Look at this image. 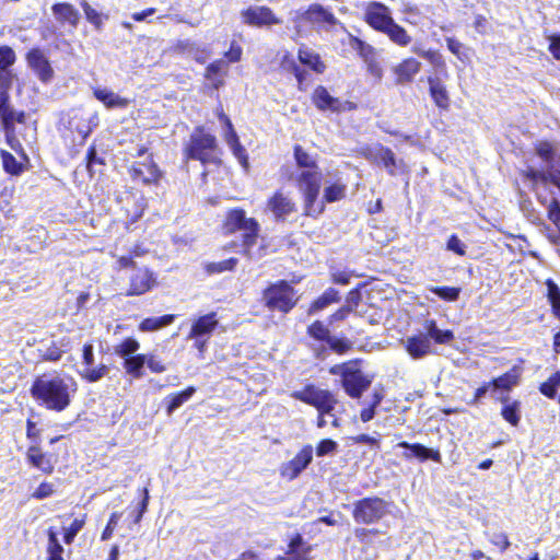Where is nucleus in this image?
I'll return each instance as SVG.
<instances>
[{
  "label": "nucleus",
  "mask_w": 560,
  "mask_h": 560,
  "mask_svg": "<svg viewBox=\"0 0 560 560\" xmlns=\"http://www.w3.org/2000/svg\"><path fill=\"white\" fill-rule=\"evenodd\" d=\"M78 390L77 381L68 374L56 371L36 375L30 386L32 399L48 411L62 412L68 409Z\"/></svg>",
  "instance_id": "obj_1"
},
{
  "label": "nucleus",
  "mask_w": 560,
  "mask_h": 560,
  "mask_svg": "<svg viewBox=\"0 0 560 560\" xmlns=\"http://www.w3.org/2000/svg\"><path fill=\"white\" fill-rule=\"evenodd\" d=\"M363 21L399 47H407L411 43L407 30L393 19L389 8L383 2H369L364 9Z\"/></svg>",
  "instance_id": "obj_2"
},
{
  "label": "nucleus",
  "mask_w": 560,
  "mask_h": 560,
  "mask_svg": "<svg viewBox=\"0 0 560 560\" xmlns=\"http://www.w3.org/2000/svg\"><path fill=\"white\" fill-rule=\"evenodd\" d=\"M221 230L225 235L242 232V254L252 257V249L256 245L260 233V224L256 218L247 217L241 207L228 209L221 223Z\"/></svg>",
  "instance_id": "obj_3"
},
{
  "label": "nucleus",
  "mask_w": 560,
  "mask_h": 560,
  "mask_svg": "<svg viewBox=\"0 0 560 560\" xmlns=\"http://www.w3.org/2000/svg\"><path fill=\"white\" fill-rule=\"evenodd\" d=\"M363 360L360 358L351 359L329 368L331 375L340 377V384L346 393L352 399H360L370 388L373 377L362 370Z\"/></svg>",
  "instance_id": "obj_4"
},
{
  "label": "nucleus",
  "mask_w": 560,
  "mask_h": 560,
  "mask_svg": "<svg viewBox=\"0 0 560 560\" xmlns=\"http://www.w3.org/2000/svg\"><path fill=\"white\" fill-rule=\"evenodd\" d=\"M186 160L199 161L202 165H221L222 153L217 137L206 130L203 126H197L190 135L183 150Z\"/></svg>",
  "instance_id": "obj_5"
},
{
  "label": "nucleus",
  "mask_w": 560,
  "mask_h": 560,
  "mask_svg": "<svg viewBox=\"0 0 560 560\" xmlns=\"http://www.w3.org/2000/svg\"><path fill=\"white\" fill-rule=\"evenodd\" d=\"M260 300L268 312L287 315L296 307L300 296L292 283L280 279L262 289Z\"/></svg>",
  "instance_id": "obj_6"
},
{
  "label": "nucleus",
  "mask_w": 560,
  "mask_h": 560,
  "mask_svg": "<svg viewBox=\"0 0 560 560\" xmlns=\"http://www.w3.org/2000/svg\"><path fill=\"white\" fill-rule=\"evenodd\" d=\"M290 396L317 410L316 425L318 428L326 427L325 417L330 416L339 402L337 396L331 390L319 388L313 383L304 385L299 390H293Z\"/></svg>",
  "instance_id": "obj_7"
},
{
  "label": "nucleus",
  "mask_w": 560,
  "mask_h": 560,
  "mask_svg": "<svg viewBox=\"0 0 560 560\" xmlns=\"http://www.w3.org/2000/svg\"><path fill=\"white\" fill-rule=\"evenodd\" d=\"M320 168L304 170L295 176V184L302 194L303 215L306 218L318 219L324 213L322 203L317 199L322 187Z\"/></svg>",
  "instance_id": "obj_8"
},
{
  "label": "nucleus",
  "mask_w": 560,
  "mask_h": 560,
  "mask_svg": "<svg viewBox=\"0 0 560 560\" xmlns=\"http://www.w3.org/2000/svg\"><path fill=\"white\" fill-rule=\"evenodd\" d=\"M389 513V503L377 495L365 497L353 503L352 517L355 523L371 525L378 523Z\"/></svg>",
  "instance_id": "obj_9"
},
{
  "label": "nucleus",
  "mask_w": 560,
  "mask_h": 560,
  "mask_svg": "<svg viewBox=\"0 0 560 560\" xmlns=\"http://www.w3.org/2000/svg\"><path fill=\"white\" fill-rule=\"evenodd\" d=\"M306 336L319 345H326L337 355H343L353 349V342L347 337H335L326 323L313 320L306 327Z\"/></svg>",
  "instance_id": "obj_10"
},
{
  "label": "nucleus",
  "mask_w": 560,
  "mask_h": 560,
  "mask_svg": "<svg viewBox=\"0 0 560 560\" xmlns=\"http://www.w3.org/2000/svg\"><path fill=\"white\" fill-rule=\"evenodd\" d=\"M218 327L217 312H209L192 320L187 338L194 341V348L197 349L200 357H203L208 343Z\"/></svg>",
  "instance_id": "obj_11"
},
{
  "label": "nucleus",
  "mask_w": 560,
  "mask_h": 560,
  "mask_svg": "<svg viewBox=\"0 0 560 560\" xmlns=\"http://www.w3.org/2000/svg\"><path fill=\"white\" fill-rule=\"evenodd\" d=\"M0 120L2 125V129L5 133L7 143L19 154L23 156V159L28 162V158L23 150L22 144L18 140L15 136V122L25 124L26 121V113L24 110L15 112L10 102L4 104V108L0 109Z\"/></svg>",
  "instance_id": "obj_12"
},
{
  "label": "nucleus",
  "mask_w": 560,
  "mask_h": 560,
  "mask_svg": "<svg viewBox=\"0 0 560 560\" xmlns=\"http://www.w3.org/2000/svg\"><path fill=\"white\" fill-rule=\"evenodd\" d=\"M130 178L143 186H159L164 176L163 171L149 153L144 161H136L128 167Z\"/></svg>",
  "instance_id": "obj_13"
},
{
  "label": "nucleus",
  "mask_w": 560,
  "mask_h": 560,
  "mask_svg": "<svg viewBox=\"0 0 560 560\" xmlns=\"http://www.w3.org/2000/svg\"><path fill=\"white\" fill-rule=\"evenodd\" d=\"M265 211L271 213L276 222H284L298 211L296 202L282 189H276L265 202Z\"/></svg>",
  "instance_id": "obj_14"
},
{
  "label": "nucleus",
  "mask_w": 560,
  "mask_h": 560,
  "mask_svg": "<svg viewBox=\"0 0 560 560\" xmlns=\"http://www.w3.org/2000/svg\"><path fill=\"white\" fill-rule=\"evenodd\" d=\"M24 457L31 468L40 471L45 476L52 475L58 463L57 455L45 452L38 443L30 444Z\"/></svg>",
  "instance_id": "obj_15"
},
{
  "label": "nucleus",
  "mask_w": 560,
  "mask_h": 560,
  "mask_svg": "<svg viewBox=\"0 0 560 560\" xmlns=\"http://www.w3.org/2000/svg\"><path fill=\"white\" fill-rule=\"evenodd\" d=\"M241 16L244 24L254 27H270L280 25L283 22L282 19L267 5L248 7L242 10Z\"/></svg>",
  "instance_id": "obj_16"
},
{
  "label": "nucleus",
  "mask_w": 560,
  "mask_h": 560,
  "mask_svg": "<svg viewBox=\"0 0 560 560\" xmlns=\"http://www.w3.org/2000/svg\"><path fill=\"white\" fill-rule=\"evenodd\" d=\"M313 460V446L304 445L295 456L284 463L280 468V475L287 480H294Z\"/></svg>",
  "instance_id": "obj_17"
},
{
  "label": "nucleus",
  "mask_w": 560,
  "mask_h": 560,
  "mask_svg": "<svg viewBox=\"0 0 560 560\" xmlns=\"http://www.w3.org/2000/svg\"><path fill=\"white\" fill-rule=\"evenodd\" d=\"M82 362H83L84 369L79 374L84 381H86L89 383L98 382L108 373L107 365H105L103 363L93 368V364L95 362V357H94V346L92 342H86L83 345Z\"/></svg>",
  "instance_id": "obj_18"
},
{
  "label": "nucleus",
  "mask_w": 560,
  "mask_h": 560,
  "mask_svg": "<svg viewBox=\"0 0 560 560\" xmlns=\"http://www.w3.org/2000/svg\"><path fill=\"white\" fill-rule=\"evenodd\" d=\"M156 284L154 272L148 268H139L129 279L126 296H139L151 291Z\"/></svg>",
  "instance_id": "obj_19"
},
{
  "label": "nucleus",
  "mask_w": 560,
  "mask_h": 560,
  "mask_svg": "<svg viewBox=\"0 0 560 560\" xmlns=\"http://www.w3.org/2000/svg\"><path fill=\"white\" fill-rule=\"evenodd\" d=\"M302 18L318 27L332 28L338 24V19L334 12L319 3L310 4L303 12Z\"/></svg>",
  "instance_id": "obj_20"
},
{
  "label": "nucleus",
  "mask_w": 560,
  "mask_h": 560,
  "mask_svg": "<svg viewBox=\"0 0 560 560\" xmlns=\"http://www.w3.org/2000/svg\"><path fill=\"white\" fill-rule=\"evenodd\" d=\"M26 61L42 82L47 83L52 79L54 70L50 62L39 48L30 49L26 52Z\"/></svg>",
  "instance_id": "obj_21"
},
{
  "label": "nucleus",
  "mask_w": 560,
  "mask_h": 560,
  "mask_svg": "<svg viewBox=\"0 0 560 560\" xmlns=\"http://www.w3.org/2000/svg\"><path fill=\"white\" fill-rule=\"evenodd\" d=\"M312 545L307 544L301 533L293 534L288 544L284 556H278L275 560H311Z\"/></svg>",
  "instance_id": "obj_22"
},
{
  "label": "nucleus",
  "mask_w": 560,
  "mask_h": 560,
  "mask_svg": "<svg viewBox=\"0 0 560 560\" xmlns=\"http://www.w3.org/2000/svg\"><path fill=\"white\" fill-rule=\"evenodd\" d=\"M397 446L406 450L402 453V457L406 460L417 458L420 462H425L429 459L435 463L442 462V455L439 450L428 448L421 443H408L407 441H401L397 444Z\"/></svg>",
  "instance_id": "obj_23"
},
{
  "label": "nucleus",
  "mask_w": 560,
  "mask_h": 560,
  "mask_svg": "<svg viewBox=\"0 0 560 560\" xmlns=\"http://www.w3.org/2000/svg\"><path fill=\"white\" fill-rule=\"evenodd\" d=\"M429 95L434 106L441 112H448L451 108V96L445 83L438 77H428Z\"/></svg>",
  "instance_id": "obj_24"
},
{
  "label": "nucleus",
  "mask_w": 560,
  "mask_h": 560,
  "mask_svg": "<svg viewBox=\"0 0 560 560\" xmlns=\"http://www.w3.org/2000/svg\"><path fill=\"white\" fill-rule=\"evenodd\" d=\"M421 71V62L415 57L401 59L394 68L395 82L400 85L410 84Z\"/></svg>",
  "instance_id": "obj_25"
},
{
  "label": "nucleus",
  "mask_w": 560,
  "mask_h": 560,
  "mask_svg": "<svg viewBox=\"0 0 560 560\" xmlns=\"http://www.w3.org/2000/svg\"><path fill=\"white\" fill-rule=\"evenodd\" d=\"M51 12L56 22L61 26L68 25L71 28H77L81 20L79 10L70 2L54 3Z\"/></svg>",
  "instance_id": "obj_26"
},
{
  "label": "nucleus",
  "mask_w": 560,
  "mask_h": 560,
  "mask_svg": "<svg viewBox=\"0 0 560 560\" xmlns=\"http://www.w3.org/2000/svg\"><path fill=\"white\" fill-rule=\"evenodd\" d=\"M311 101L320 112L336 113L339 108V98L330 95L329 91L324 85H317L313 90Z\"/></svg>",
  "instance_id": "obj_27"
},
{
  "label": "nucleus",
  "mask_w": 560,
  "mask_h": 560,
  "mask_svg": "<svg viewBox=\"0 0 560 560\" xmlns=\"http://www.w3.org/2000/svg\"><path fill=\"white\" fill-rule=\"evenodd\" d=\"M72 349V341L70 337H61L58 340H52L49 346L42 352L40 358L45 362H58L65 353Z\"/></svg>",
  "instance_id": "obj_28"
},
{
  "label": "nucleus",
  "mask_w": 560,
  "mask_h": 560,
  "mask_svg": "<svg viewBox=\"0 0 560 560\" xmlns=\"http://www.w3.org/2000/svg\"><path fill=\"white\" fill-rule=\"evenodd\" d=\"M280 68L287 73H292L298 82L299 91H305L307 71L303 69L290 52H285L280 60Z\"/></svg>",
  "instance_id": "obj_29"
},
{
  "label": "nucleus",
  "mask_w": 560,
  "mask_h": 560,
  "mask_svg": "<svg viewBox=\"0 0 560 560\" xmlns=\"http://www.w3.org/2000/svg\"><path fill=\"white\" fill-rule=\"evenodd\" d=\"M298 60L300 63L307 67L311 71L317 74H323L327 69L326 63L322 60L320 55L305 47L304 45L298 49Z\"/></svg>",
  "instance_id": "obj_30"
},
{
  "label": "nucleus",
  "mask_w": 560,
  "mask_h": 560,
  "mask_svg": "<svg viewBox=\"0 0 560 560\" xmlns=\"http://www.w3.org/2000/svg\"><path fill=\"white\" fill-rule=\"evenodd\" d=\"M405 349L412 359H421L431 352V342L427 334L415 335L407 338Z\"/></svg>",
  "instance_id": "obj_31"
},
{
  "label": "nucleus",
  "mask_w": 560,
  "mask_h": 560,
  "mask_svg": "<svg viewBox=\"0 0 560 560\" xmlns=\"http://www.w3.org/2000/svg\"><path fill=\"white\" fill-rule=\"evenodd\" d=\"M340 301H341L340 292L337 289L329 287L319 296L314 299L308 304L307 314L313 315L315 313H318V312L327 308L328 306H330L332 304L339 303Z\"/></svg>",
  "instance_id": "obj_32"
},
{
  "label": "nucleus",
  "mask_w": 560,
  "mask_h": 560,
  "mask_svg": "<svg viewBox=\"0 0 560 560\" xmlns=\"http://www.w3.org/2000/svg\"><path fill=\"white\" fill-rule=\"evenodd\" d=\"M228 73V65L222 59L210 62L203 72V78L210 82L215 90L224 85V75Z\"/></svg>",
  "instance_id": "obj_33"
},
{
  "label": "nucleus",
  "mask_w": 560,
  "mask_h": 560,
  "mask_svg": "<svg viewBox=\"0 0 560 560\" xmlns=\"http://www.w3.org/2000/svg\"><path fill=\"white\" fill-rule=\"evenodd\" d=\"M197 392L195 386H188L183 390L171 393L163 399V406L167 416L173 415V412L187 402L194 394Z\"/></svg>",
  "instance_id": "obj_34"
},
{
  "label": "nucleus",
  "mask_w": 560,
  "mask_h": 560,
  "mask_svg": "<svg viewBox=\"0 0 560 560\" xmlns=\"http://www.w3.org/2000/svg\"><path fill=\"white\" fill-rule=\"evenodd\" d=\"M93 95L108 109L127 108L130 103L128 98L122 97L108 89H94Z\"/></svg>",
  "instance_id": "obj_35"
},
{
  "label": "nucleus",
  "mask_w": 560,
  "mask_h": 560,
  "mask_svg": "<svg viewBox=\"0 0 560 560\" xmlns=\"http://www.w3.org/2000/svg\"><path fill=\"white\" fill-rule=\"evenodd\" d=\"M520 378H521V368L517 365H514L505 373L488 381V384H492V387L494 389L510 392L514 386H516L518 384Z\"/></svg>",
  "instance_id": "obj_36"
},
{
  "label": "nucleus",
  "mask_w": 560,
  "mask_h": 560,
  "mask_svg": "<svg viewBox=\"0 0 560 560\" xmlns=\"http://www.w3.org/2000/svg\"><path fill=\"white\" fill-rule=\"evenodd\" d=\"M347 185L340 180H335L325 186L323 191V198L317 203H322L324 211L326 210V203H332L340 201L346 198Z\"/></svg>",
  "instance_id": "obj_37"
},
{
  "label": "nucleus",
  "mask_w": 560,
  "mask_h": 560,
  "mask_svg": "<svg viewBox=\"0 0 560 560\" xmlns=\"http://www.w3.org/2000/svg\"><path fill=\"white\" fill-rule=\"evenodd\" d=\"M411 51L419 57L429 61L436 70L442 72L444 77H447V66L444 57L439 50L428 49L424 50L420 46H412Z\"/></svg>",
  "instance_id": "obj_38"
},
{
  "label": "nucleus",
  "mask_w": 560,
  "mask_h": 560,
  "mask_svg": "<svg viewBox=\"0 0 560 560\" xmlns=\"http://www.w3.org/2000/svg\"><path fill=\"white\" fill-rule=\"evenodd\" d=\"M390 148L382 143L365 144L360 148L359 153L362 158L372 164L380 166L386 158L385 152H389Z\"/></svg>",
  "instance_id": "obj_39"
},
{
  "label": "nucleus",
  "mask_w": 560,
  "mask_h": 560,
  "mask_svg": "<svg viewBox=\"0 0 560 560\" xmlns=\"http://www.w3.org/2000/svg\"><path fill=\"white\" fill-rule=\"evenodd\" d=\"M175 314H165L159 317H147L139 323V330L142 332H151L170 326L175 320Z\"/></svg>",
  "instance_id": "obj_40"
},
{
  "label": "nucleus",
  "mask_w": 560,
  "mask_h": 560,
  "mask_svg": "<svg viewBox=\"0 0 560 560\" xmlns=\"http://www.w3.org/2000/svg\"><path fill=\"white\" fill-rule=\"evenodd\" d=\"M424 327L427 330V336L432 338L438 345H448L451 343L455 336L451 329L441 330L436 326L435 320L429 319L424 323Z\"/></svg>",
  "instance_id": "obj_41"
},
{
  "label": "nucleus",
  "mask_w": 560,
  "mask_h": 560,
  "mask_svg": "<svg viewBox=\"0 0 560 560\" xmlns=\"http://www.w3.org/2000/svg\"><path fill=\"white\" fill-rule=\"evenodd\" d=\"M79 120L77 116L72 117L68 121L67 132L63 133V138H71L72 143L83 144L90 136V128L82 129L79 127Z\"/></svg>",
  "instance_id": "obj_42"
},
{
  "label": "nucleus",
  "mask_w": 560,
  "mask_h": 560,
  "mask_svg": "<svg viewBox=\"0 0 560 560\" xmlns=\"http://www.w3.org/2000/svg\"><path fill=\"white\" fill-rule=\"evenodd\" d=\"M545 285L547 289L546 298L550 304L551 313L560 320V288L551 278L545 280Z\"/></svg>",
  "instance_id": "obj_43"
},
{
  "label": "nucleus",
  "mask_w": 560,
  "mask_h": 560,
  "mask_svg": "<svg viewBox=\"0 0 560 560\" xmlns=\"http://www.w3.org/2000/svg\"><path fill=\"white\" fill-rule=\"evenodd\" d=\"M144 359L145 353H139L135 354L128 358L124 359L122 366L127 374L132 376L133 378H141L144 374L143 366H144Z\"/></svg>",
  "instance_id": "obj_44"
},
{
  "label": "nucleus",
  "mask_w": 560,
  "mask_h": 560,
  "mask_svg": "<svg viewBox=\"0 0 560 560\" xmlns=\"http://www.w3.org/2000/svg\"><path fill=\"white\" fill-rule=\"evenodd\" d=\"M293 158L295 164L302 171L318 168L317 161L301 144L293 145Z\"/></svg>",
  "instance_id": "obj_45"
},
{
  "label": "nucleus",
  "mask_w": 560,
  "mask_h": 560,
  "mask_svg": "<svg viewBox=\"0 0 560 560\" xmlns=\"http://www.w3.org/2000/svg\"><path fill=\"white\" fill-rule=\"evenodd\" d=\"M0 158L2 168L7 174L11 176H20L25 171L23 163L19 162L11 152L1 149Z\"/></svg>",
  "instance_id": "obj_46"
},
{
  "label": "nucleus",
  "mask_w": 560,
  "mask_h": 560,
  "mask_svg": "<svg viewBox=\"0 0 560 560\" xmlns=\"http://www.w3.org/2000/svg\"><path fill=\"white\" fill-rule=\"evenodd\" d=\"M80 5L83 10L86 21L91 23L96 31H101L104 26V22L108 19V16L106 14L100 13L85 0H82Z\"/></svg>",
  "instance_id": "obj_47"
},
{
  "label": "nucleus",
  "mask_w": 560,
  "mask_h": 560,
  "mask_svg": "<svg viewBox=\"0 0 560 560\" xmlns=\"http://www.w3.org/2000/svg\"><path fill=\"white\" fill-rule=\"evenodd\" d=\"M88 522V514L83 513L75 517L70 525L63 530V541L67 545H71L79 532L85 526Z\"/></svg>",
  "instance_id": "obj_48"
},
{
  "label": "nucleus",
  "mask_w": 560,
  "mask_h": 560,
  "mask_svg": "<svg viewBox=\"0 0 560 560\" xmlns=\"http://www.w3.org/2000/svg\"><path fill=\"white\" fill-rule=\"evenodd\" d=\"M237 264L238 259L236 257H230L221 261L206 264L205 270L208 275H217L225 271H233Z\"/></svg>",
  "instance_id": "obj_49"
},
{
  "label": "nucleus",
  "mask_w": 560,
  "mask_h": 560,
  "mask_svg": "<svg viewBox=\"0 0 560 560\" xmlns=\"http://www.w3.org/2000/svg\"><path fill=\"white\" fill-rule=\"evenodd\" d=\"M13 82L11 70H0V109L4 108V104L10 102V89Z\"/></svg>",
  "instance_id": "obj_50"
},
{
  "label": "nucleus",
  "mask_w": 560,
  "mask_h": 560,
  "mask_svg": "<svg viewBox=\"0 0 560 560\" xmlns=\"http://www.w3.org/2000/svg\"><path fill=\"white\" fill-rule=\"evenodd\" d=\"M520 409L521 402L518 400H513L511 404L504 405L501 408V416L512 427H517L521 421Z\"/></svg>",
  "instance_id": "obj_51"
},
{
  "label": "nucleus",
  "mask_w": 560,
  "mask_h": 560,
  "mask_svg": "<svg viewBox=\"0 0 560 560\" xmlns=\"http://www.w3.org/2000/svg\"><path fill=\"white\" fill-rule=\"evenodd\" d=\"M350 45L363 61L376 56V49L357 36H350Z\"/></svg>",
  "instance_id": "obj_52"
},
{
  "label": "nucleus",
  "mask_w": 560,
  "mask_h": 560,
  "mask_svg": "<svg viewBox=\"0 0 560 560\" xmlns=\"http://www.w3.org/2000/svg\"><path fill=\"white\" fill-rule=\"evenodd\" d=\"M560 386V371H557L555 373H552L547 381L542 382L540 385H539V392L552 399L556 397L557 395V389L558 387Z\"/></svg>",
  "instance_id": "obj_53"
},
{
  "label": "nucleus",
  "mask_w": 560,
  "mask_h": 560,
  "mask_svg": "<svg viewBox=\"0 0 560 560\" xmlns=\"http://www.w3.org/2000/svg\"><path fill=\"white\" fill-rule=\"evenodd\" d=\"M139 348L140 343L137 339L133 337H127L115 347V353L125 359L136 353Z\"/></svg>",
  "instance_id": "obj_54"
},
{
  "label": "nucleus",
  "mask_w": 560,
  "mask_h": 560,
  "mask_svg": "<svg viewBox=\"0 0 560 560\" xmlns=\"http://www.w3.org/2000/svg\"><path fill=\"white\" fill-rule=\"evenodd\" d=\"M385 153H386V158L380 166L385 167L388 175L395 176L397 174L396 170H401L402 172L406 171V164H405L404 160L397 159L392 149L389 150V152H385Z\"/></svg>",
  "instance_id": "obj_55"
},
{
  "label": "nucleus",
  "mask_w": 560,
  "mask_h": 560,
  "mask_svg": "<svg viewBox=\"0 0 560 560\" xmlns=\"http://www.w3.org/2000/svg\"><path fill=\"white\" fill-rule=\"evenodd\" d=\"M47 538H48V542H47V547H46L47 555L50 557L63 558L62 557L63 547L59 542L57 532L55 530L54 527H49L47 529Z\"/></svg>",
  "instance_id": "obj_56"
},
{
  "label": "nucleus",
  "mask_w": 560,
  "mask_h": 560,
  "mask_svg": "<svg viewBox=\"0 0 560 560\" xmlns=\"http://www.w3.org/2000/svg\"><path fill=\"white\" fill-rule=\"evenodd\" d=\"M430 291L445 302H455L460 294V288L458 287H432Z\"/></svg>",
  "instance_id": "obj_57"
},
{
  "label": "nucleus",
  "mask_w": 560,
  "mask_h": 560,
  "mask_svg": "<svg viewBox=\"0 0 560 560\" xmlns=\"http://www.w3.org/2000/svg\"><path fill=\"white\" fill-rule=\"evenodd\" d=\"M96 165L104 166L105 160L97 155L96 147L92 144L89 147L85 155V166L91 177L95 173Z\"/></svg>",
  "instance_id": "obj_58"
},
{
  "label": "nucleus",
  "mask_w": 560,
  "mask_h": 560,
  "mask_svg": "<svg viewBox=\"0 0 560 560\" xmlns=\"http://www.w3.org/2000/svg\"><path fill=\"white\" fill-rule=\"evenodd\" d=\"M536 154L545 162H552L555 159V149L551 142L540 140L535 143Z\"/></svg>",
  "instance_id": "obj_59"
},
{
  "label": "nucleus",
  "mask_w": 560,
  "mask_h": 560,
  "mask_svg": "<svg viewBox=\"0 0 560 560\" xmlns=\"http://www.w3.org/2000/svg\"><path fill=\"white\" fill-rule=\"evenodd\" d=\"M16 61V54L8 45L0 46V70H10Z\"/></svg>",
  "instance_id": "obj_60"
},
{
  "label": "nucleus",
  "mask_w": 560,
  "mask_h": 560,
  "mask_svg": "<svg viewBox=\"0 0 560 560\" xmlns=\"http://www.w3.org/2000/svg\"><path fill=\"white\" fill-rule=\"evenodd\" d=\"M121 515H122L121 512H113L109 515L107 524L105 525L104 529L101 533L102 541L109 540L113 537L114 532L118 525V522H119Z\"/></svg>",
  "instance_id": "obj_61"
},
{
  "label": "nucleus",
  "mask_w": 560,
  "mask_h": 560,
  "mask_svg": "<svg viewBox=\"0 0 560 560\" xmlns=\"http://www.w3.org/2000/svg\"><path fill=\"white\" fill-rule=\"evenodd\" d=\"M144 363L152 373H163L166 371V363L154 353H147Z\"/></svg>",
  "instance_id": "obj_62"
},
{
  "label": "nucleus",
  "mask_w": 560,
  "mask_h": 560,
  "mask_svg": "<svg viewBox=\"0 0 560 560\" xmlns=\"http://www.w3.org/2000/svg\"><path fill=\"white\" fill-rule=\"evenodd\" d=\"M547 218L555 224L560 231V201L552 198L547 206Z\"/></svg>",
  "instance_id": "obj_63"
},
{
  "label": "nucleus",
  "mask_w": 560,
  "mask_h": 560,
  "mask_svg": "<svg viewBox=\"0 0 560 560\" xmlns=\"http://www.w3.org/2000/svg\"><path fill=\"white\" fill-rule=\"evenodd\" d=\"M548 40V51L552 58L560 61V33H552L546 36Z\"/></svg>",
  "instance_id": "obj_64"
}]
</instances>
